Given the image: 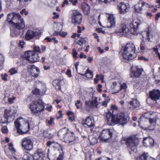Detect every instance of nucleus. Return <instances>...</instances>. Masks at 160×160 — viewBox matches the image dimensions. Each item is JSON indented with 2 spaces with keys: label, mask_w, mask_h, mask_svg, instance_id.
Here are the masks:
<instances>
[{
  "label": "nucleus",
  "mask_w": 160,
  "mask_h": 160,
  "mask_svg": "<svg viewBox=\"0 0 160 160\" xmlns=\"http://www.w3.org/2000/svg\"><path fill=\"white\" fill-rule=\"evenodd\" d=\"M72 23L74 25L80 24L82 22V17L80 12L77 10L73 11L71 17Z\"/></svg>",
  "instance_id": "nucleus-10"
},
{
  "label": "nucleus",
  "mask_w": 160,
  "mask_h": 160,
  "mask_svg": "<svg viewBox=\"0 0 160 160\" xmlns=\"http://www.w3.org/2000/svg\"><path fill=\"white\" fill-rule=\"evenodd\" d=\"M4 61V58L3 56L0 54V67L2 65Z\"/></svg>",
  "instance_id": "nucleus-42"
},
{
  "label": "nucleus",
  "mask_w": 160,
  "mask_h": 160,
  "mask_svg": "<svg viewBox=\"0 0 160 160\" xmlns=\"http://www.w3.org/2000/svg\"><path fill=\"white\" fill-rule=\"evenodd\" d=\"M129 104L131 106V108L134 109L138 107L140 105V103L137 99H132L130 102Z\"/></svg>",
  "instance_id": "nucleus-27"
},
{
  "label": "nucleus",
  "mask_w": 160,
  "mask_h": 160,
  "mask_svg": "<svg viewBox=\"0 0 160 160\" xmlns=\"http://www.w3.org/2000/svg\"><path fill=\"white\" fill-rule=\"evenodd\" d=\"M149 122L150 125L147 128V129L151 130H154L155 128V126L156 124V118H150Z\"/></svg>",
  "instance_id": "nucleus-26"
},
{
  "label": "nucleus",
  "mask_w": 160,
  "mask_h": 160,
  "mask_svg": "<svg viewBox=\"0 0 160 160\" xmlns=\"http://www.w3.org/2000/svg\"><path fill=\"white\" fill-rule=\"evenodd\" d=\"M88 41V39L86 38L81 37L78 41H77L76 43L81 46L83 44L87 42Z\"/></svg>",
  "instance_id": "nucleus-33"
},
{
  "label": "nucleus",
  "mask_w": 160,
  "mask_h": 160,
  "mask_svg": "<svg viewBox=\"0 0 160 160\" xmlns=\"http://www.w3.org/2000/svg\"><path fill=\"white\" fill-rule=\"evenodd\" d=\"M127 88V86L126 83H124L121 85V89H126Z\"/></svg>",
  "instance_id": "nucleus-49"
},
{
  "label": "nucleus",
  "mask_w": 160,
  "mask_h": 160,
  "mask_svg": "<svg viewBox=\"0 0 160 160\" xmlns=\"http://www.w3.org/2000/svg\"><path fill=\"white\" fill-rule=\"evenodd\" d=\"M12 110L10 108L5 109L4 111V118H7L9 119V120L10 118H11L12 119V120H13L14 118L12 117L13 115L12 112Z\"/></svg>",
  "instance_id": "nucleus-23"
},
{
  "label": "nucleus",
  "mask_w": 160,
  "mask_h": 160,
  "mask_svg": "<svg viewBox=\"0 0 160 160\" xmlns=\"http://www.w3.org/2000/svg\"><path fill=\"white\" fill-rule=\"evenodd\" d=\"M108 102V100H105L102 102V105L104 106L105 107H106L107 106Z\"/></svg>",
  "instance_id": "nucleus-60"
},
{
  "label": "nucleus",
  "mask_w": 160,
  "mask_h": 160,
  "mask_svg": "<svg viewBox=\"0 0 160 160\" xmlns=\"http://www.w3.org/2000/svg\"><path fill=\"white\" fill-rule=\"evenodd\" d=\"M7 20L10 24L12 25V27L11 28V35L13 37L19 35L20 30L23 29L25 27L23 19L18 13L12 12L8 14Z\"/></svg>",
  "instance_id": "nucleus-1"
},
{
  "label": "nucleus",
  "mask_w": 160,
  "mask_h": 160,
  "mask_svg": "<svg viewBox=\"0 0 160 160\" xmlns=\"http://www.w3.org/2000/svg\"><path fill=\"white\" fill-rule=\"evenodd\" d=\"M67 114L68 116H70V115H73V113L71 111H68L67 112Z\"/></svg>",
  "instance_id": "nucleus-62"
},
{
  "label": "nucleus",
  "mask_w": 160,
  "mask_h": 160,
  "mask_svg": "<svg viewBox=\"0 0 160 160\" xmlns=\"http://www.w3.org/2000/svg\"><path fill=\"white\" fill-rule=\"evenodd\" d=\"M83 76H85L86 77L89 78H91L93 77V73L89 69L87 70L86 72L84 74H82Z\"/></svg>",
  "instance_id": "nucleus-34"
},
{
  "label": "nucleus",
  "mask_w": 160,
  "mask_h": 160,
  "mask_svg": "<svg viewBox=\"0 0 160 160\" xmlns=\"http://www.w3.org/2000/svg\"><path fill=\"white\" fill-rule=\"evenodd\" d=\"M31 52H32L31 51H28L24 53V58L26 60L28 61L29 63H32V62L30 61V60H31V59L32 57V55H30V56H29V55H28V54L31 53Z\"/></svg>",
  "instance_id": "nucleus-32"
},
{
  "label": "nucleus",
  "mask_w": 160,
  "mask_h": 160,
  "mask_svg": "<svg viewBox=\"0 0 160 160\" xmlns=\"http://www.w3.org/2000/svg\"><path fill=\"white\" fill-rule=\"evenodd\" d=\"M147 138H144L143 140V145L144 146L146 147V145L147 144H149V142H147Z\"/></svg>",
  "instance_id": "nucleus-53"
},
{
  "label": "nucleus",
  "mask_w": 160,
  "mask_h": 160,
  "mask_svg": "<svg viewBox=\"0 0 160 160\" xmlns=\"http://www.w3.org/2000/svg\"><path fill=\"white\" fill-rule=\"evenodd\" d=\"M66 74H67L68 77H71L72 76L71 74V71L70 69H68L66 72Z\"/></svg>",
  "instance_id": "nucleus-50"
},
{
  "label": "nucleus",
  "mask_w": 160,
  "mask_h": 160,
  "mask_svg": "<svg viewBox=\"0 0 160 160\" xmlns=\"http://www.w3.org/2000/svg\"><path fill=\"white\" fill-rule=\"evenodd\" d=\"M148 153H144L141 155L139 158L137 159V160H147Z\"/></svg>",
  "instance_id": "nucleus-36"
},
{
  "label": "nucleus",
  "mask_w": 160,
  "mask_h": 160,
  "mask_svg": "<svg viewBox=\"0 0 160 160\" xmlns=\"http://www.w3.org/2000/svg\"><path fill=\"white\" fill-rule=\"evenodd\" d=\"M148 5L145 2L142 1H140L139 2L138 6L135 5V10L136 12L138 13H141L142 9V8L144 6H148Z\"/></svg>",
  "instance_id": "nucleus-22"
},
{
  "label": "nucleus",
  "mask_w": 160,
  "mask_h": 160,
  "mask_svg": "<svg viewBox=\"0 0 160 160\" xmlns=\"http://www.w3.org/2000/svg\"><path fill=\"white\" fill-rule=\"evenodd\" d=\"M31 76L35 78H37L38 76L40 71L39 69L34 65H32L29 70Z\"/></svg>",
  "instance_id": "nucleus-20"
},
{
  "label": "nucleus",
  "mask_w": 160,
  "mask_h": 160,
  "mask_svg": "<svg viewBox=\"0 0 160 160\" xmlns=\"http://www.w3.org/2000/svg\"><path fill=\"white\" fill-rule=\"evenodd\" d=\"M44 40H46L48 42H51L52 39L49 37H47L44 39Z\"/></svg>",
  "instance_id": "nucleus-59"
},
{
  "label": "nucleus",
  "mask_w": 160,
  "mask_h": 160,
  "mask_svg": "<svg viewBox=\"0 0 160 160\" xmlns=\"http://www.w3.org/2000/svg\"><path fill=\"white\" fill-rule=\"evenodd\" d=\"M85 124L88 127H92L94 126V121L93 118L91 117H87L85 120Z\"/></svg>",
  "instance_id": "nucleus-25"
},
{
  "label": "nucleus",
  "mask_w": 160,
  "mask_h": 160,
  "mask_svg": "<svg viewBox=\"0 0 160 160\" xmlns=\"http://www.w3.org/2000/svg\"><path fill=\"white\" fill-rule=\"evenodd\" d=\"M9 119L6 118H4V119L0 118V122L2 123H6L8 122Z\"/></svg>",
  "instance_id": "nucleus-48"
},
{
  "label": "nucleus",
  "mask_w": 160,
  "mask_h": 160,
  "mask_svg": "<svg viewBox=\"0 0 160 160\" xmlns=\"http://www.w3.org/2000/svg\"><path fill=\"white\" fill-rule=\"evenodd\" d=\"M88 140L91 144L93 145L98 142L97 138L93 135H91L88 137Z\"/></svg>",
  "instance_id": "nucleus-31"
},
{
  "label": "nucleus",
  "mask_w": 160,
  "mask_h": 160,
  "mask_svg": "<svg viewBox=\"0 0 160 160\" xmlns=\"http://www.w3.org/2000/svg\"><path fill=\"white\" fill-rule=\"evenodd\" d=\"M8 72L11 75H13L18 72V69L15 68H12L9 70Z\"/></svg>",
  "instance_id": "nucleus-37"
},
{
  "label": "nucleus",
  "mask_w": 160,
  "mask_h": 160,
  "mask_svg": "<svg viewBox=\"0 0 160 160\" xmlns=\"http://www.w3.org/2000/svg\"><path fill=\"white\" fill-rule=\"evenodd\" d=\"M147 142H149V144H147L146 147H152L154 146V141L153 138H147Z\"/></svg>",
  "instance_id": "nucleus-35"
},
{
  "label": "nucleus",
  "mask_w": 160,
  "mask_h": 160,
  "mask_svg": "<svg viewBox=\"0 0 160 160\" xmlns=\"http://www.w3.org/2000/svg\"><path fill=\"white\" fill-rule=\"evenodd\" d=\"M139 22V21L137 19L132 20L129 24L130 29L128 28L126 24L122 23L119 27L117 28L116 33L118 35L119 33H121V35L125 36L129 32L133 34H135L140 24Z\"/></svg>",
  "instance_id": "nucleus-2"
},
{
  "label": "nucleus",
  "mask_w": 160,
  "mask_h": 160,
  "mask_svg": "<svg viewBox=\"0 0 160 160\" xmlns=\"http://www.w3.org/2000/svg\"><path fill=\"white\" fill-rule=\"evenodd\" d=\"M113 130L110 129H104L99 136V138L102 142H106L112 137Z\"/></svg>",
  "instance_id": "nucleus-9"
},
{
  "label": "nucleus",
  "mask_w": 160,
  "mask_h": 160,
  "mask_svg": "<svg viewBox=\"0 0 160 160\" xmlns=\"http://www.w3.org/2000/svg\"><path fill=\"white\" fill-rule=\"evenodd\" d=\"M7 76H8V75H7V74L6 73L4 74V75H2V79L5 81H7Z\"/></svg>",
  "instance_id": "nucleus-54"
},
{
  "label": "nucleus",
  "mask_w": 160,
  "mask_h": 160,
  "mask_svg": "<svg viewBox=\"0 0 160 160\" xmlns=\"http://www.w3.org/2000/svg\"><path fill=\"white\" fill-rule=\"evenodd\" d=\"M125 142L128 149L132 151H136V146L138 144L139 140L135 136L128 138H123Z\"/></svg>",
  "instance_id": "nucleus-8"
},
{
  "label": "nucleus",
  "mask_w": 160,
  "mask_h": 160,
  "mask_svg": "<svg viewBox=\"0 0 160 160\" xmlns=\"http://www.w3.org/2000/svg\"><path fill=\"white\" fill-rule=\"evenodd\" d=\"M79 57L81 58H84L85 59L87 58V56L86 55H84L83 52H81L80 55Z\"/></svg>",
  "instance_id": "nucleus-52"
},
{
  "label": "nucleus",
  "mask_w": 160,
  "mask_h": 160,
  "mask_svg": "<svg viewBox=\"0 0 160 160\" xmlns=\"http://www.w3.org/2000/svg\"><path fill=\"white\" fill-rule=\"evenodd\" d=\"M14 125L17 132L20 134L25 133L30 128L29 122L22 118H17L14 122Z\"/></svg>",
  "instance_id": "nucleus-5"
},
{
  "label": "nucleus",
  "mask_w": 160,
  "mask_h": 160,
  "mask_svg": "<svg viewBox=\"0 0 160 160\" xmlns=\"http://www.w3.org/2000/svg\"><path fill=\"white\" fill-rule=\"evenodd\" d=\"M155 160V159L154 158H153L149 156L148 154L147 155V160Z\"/></svg>",
  "instance_id": "nucleus-61"
},
{
  "label": "nucleus",
  "mask_w": 160,
  "mask_h": 160,
  "mask_svg": "<svg viewBox=\"0 0 160 160\" xmlns=\"http://www.w3.org/2000/svg\"><path fill=\"white\" fill-rule=\"evenodd\" d=\"M52 108V106L51 105L50 106H49L47 107L46 108V109L47 110L49 111H51V109Z\"/></svg>",
  "instance_id": "nucleus-63"
},
{
  "label": "nucleus",
  "mask_w": 160,
  "mask_h": 160,
  "mask_svg": "<svg viewBox=\"0 0 160 160\" xmlns=\"http://www.w3.org/2000/svg\"><path fill=\"white\" fill-rule=\"evenodd\" d=\"M53 14L54 15V16L53 17V18L54 19L58 18L59 15L56 12H53Z\"/></svg>",
  "instance_id": "nucleus-51"
},
{
  "label": "nucleus",
  "mask_w": 160,
  "mask_h": 160,
  "mask_svg": "<svg viewBox=\"0 0 160 160\" xmlns=\"http://www.w3.org/2000/svg\"><path fill=\"white\" fill-rule=\"evenodd\" d=\"M119 9V12L121 14H124L128 11L129 7L124 3L122 2L118 6Z\"/></svg>",
  "instance_id": "nucleus-21"
},
{
  "label": "nucleus",
  "mask_w": 160,
  "mask_h": 160,
  "mask_svg": "<svg viewBox=\"0 0 160 160\" xmlns=\"http://www.w3.org/2000/svg\"><path fill=\"white\" fill-rule=\"evenodd\" d=\"M22 146L23 149L27 151H30L33 148V142L28 137L23 138L22 141Z\"/></svg>",
  "instance_id": "nucleus-12"
},
{
  "label": "nucleus",
  "mask_w": 160,
  "mask_h": 160,
  "mask_svg": "<svg viewBox=\"0 0 160 160\" xmlns=\"http://www.w3.org/2000/svg\"><path fill=\"white\" fill-rule=\"evenodd\" d=\"M33 93L35 94H38L39 93V90L38 89H36L33 91Z\"/></svg>",
  "instance_id": "nucleus-58"
},
{
  "label": "nucleus",
  "mask_w": 160,
  "mask_h": 160,
  "mask_svg": "<svg viewBox=\"0 0 160 160\" xmlns=\"http://www.w3.org/2000/svg\"><path fill=\"white\" fill-rule=\"evenodd\" d=\"M45 158L44 152L41 149H38L33 156L27 152L24 153L22 158L23 160H43Z\"/></svg>",
  "instance_id": "nucleus-6"
},
{
  "label": "nucleus",
  "mask_w": 160,
  "mask_h": 160,
  "mask_svg": "<svg viewBox=\"0 0 160 160\" xmlns=\"http://www.w3.org/2000/svg\"><path fill=\"white\" fill-rule=\"evenodd\" d=\"M108 19L109 22L107 27L110 28L115 27L116 24L115 17L114 15L112 14H109L108 17Z\"/></svg>",
  "instance_id": "nucleus-18"
},
{
  "label": "nucleus",
  "mask_w": 160,
  "mask_h": 160,
  "mask_svg": "<svg viewBox=\"0 0 160 160\" xmlns=\"http://www.w3.org/2000/svg\"><path fill=\"white\" fill-rule=\"evenodd\" d=\"M106 121L107 124L109 125H112L113 124H116L114 116L112 115V113L108 111L106 115Z\"/></svg>",
  "instance_id": "nucleus-17"
},
{
  "label": "nucleus",
  "mask_w": 160,
  "mask_h": 160,
  "mask_svg": "<svg viewBox=\"0 0 160 160\" xmlns=\"http://www.w3.org/2000/svg\"><path fill=\"white\" fill-rule=\"evenodd\" d=\"M33 50L34 52H41L40 49L39 47L35 46L33 48Z\"/></svg>",
  "instance_id": "nucleus-44"
},
{
  "label": "nucleus",
  "mask_w": 160,
  "mask_h": 160,
  "mask_svg": "<svg viewBox=\"0 0 160 160\" xmlns=\"http://www.w3.org/2000/svg\"><path fill=\"white\" fill-rule=\"evenodd\" d=\"M2 132L3 133H6L8 132V129L6 126H3L2 128Z\"/></svg>",
  "instance_id": "nucleus-47"
},
{
  "label": "nucleus",
  "mask_w": 160,
  "mask_h": 160,
  "mask_svg": "<svg viewBox=\"0 0 160 160\" xmlns=\"http://www.w3.org/2000/svg\"><path fill=\"white\" fill-rule=\"evenodd\" d=\"M53 120L54 118L52 117H51L49 120H47L46 121L49 125H51L52 124L53 122Z\"/></svg>",
  "instance_id": "nucleus-43"
},
{
  "label": "nucleus",
  "mask_w": 160,
  "mask_h": 160,
  "mask_svg": "<svg viewBox=\"0 0 160 160\" xmlns=\"http://www.w3.org/2000/svg\"><path fill=\"white\" fill-rule=\"evenodd\" d=\"M46 145L48 147L51 146L55 149H57L58 150L60 149V151L62 152V148L61 145L58 142H55L54 141H48L47 142Z\"/></svg>",
  "instance_id": "nucleus-19"
},
{
  "label": "nucleus",
  "mask_w": 160,
  "mask_h": 160,
  "mask_svg": "<svg viewBox=\"0 0 160 160\" xmlns=\"http://www.w3.org/2000/svg\"><path fill=\"white\" fill-rule=\"evenodd\" d=\"M116 124L119 123L122 126L126 124L129 120V118L126 117L124 113H120L114 116Z\"/></svg>",
  "instance_id": "nucleus-13"
},
{
  "label": "nucleus",
  "mask_w": 160,
  "mask_h": 160,
  "mask_svg": "<svg viewBox=\"0 0 160 160\" xmlns=\"http://www.w3.org/2000/svg\"><path fill=\"white\" fill-rule=\"evenodd\" d=\"M41 32L39 30L33 31L31 30H28L26 32L25 38V40L29 41L34 38L38 39L41 36Z\"/></svg>",
  "instance_id": "nucleus-11"
},
{
  "label": "nucleus",
  "mask_w": 160,
  "mask_h": 160,
  "mask_svg": "<svg viewBox=\"0 0 160 160\" xmlns=\"http://www.w3.org/2000/svg\"><path fill=\"white\" fill-rule=\"evenodd\" d=\"M25 42L23 40H20L19 42L18 43V45L20 47L22 48L23 47V45L25 44Z\"/></svg>",
  "instance_id": "nucleus-46"
},
{
  "label": "nucleus",
  "mask_w": 160,
  "mask_h": 160,
  "mask_svg": "<svg viewBox=\"0 0 160 160\" xmlns=\"http://www.w3.org/2000/svg\"><path fill=\"white\" fill-rule=\"evenodd\" d=\"M145 42L142 41L141 43L140 47V49L142 50H144L145 49Z\"/></svg>",
  "instance_id": "nucleus-45"
},
{
  "label": "nucleus",
  "mask_w": 160,
  "mask_h": 160,
  "mask_svg": "<svg viewBox=\"0 0 160 160\" xmlns=\"http://www.w3.org/2000/svg\"><path fill=\"white\" fill-rule=\"evenodd\" d=\"M135 50V46L132 43H127L125 47H122L121 50L122 61L126 62L134 58Z\"/></svg>",
  "instance_id": "nucleus-3"
},
{
  "label": "nucleus",
  "mask_w": 160,
  "mask_h": 160,
  "mask_svg": "<svg viewBox=\"0 0 160 160\" xmlns=\"http://www.w3.org/2000/svg\"><path fill=\"white\" fill-rule=\"evenodd\" d=\"M67 34V33L66 32H62L59 33V35L63 37H65Z\"/></svg>",
  "instance_id": "nucleus-57"
},
{
  "label": "nucleus",
  "mask_w": 160,
  "mask_h": 160,
  "mask_svg": "<svg viewBox=\"0 0 160 160\" xmlns=\"http://www.w3.org/2000/svg\"><path fill=\"white\" fill-rule=\"evenodd\" d=\"M8 149L12 152H16V150L13 147V145L11 143H10L9 144Z\"/></svg>",
  "instance_id": "nucleus-38"
},
{
  "label": "nucleus",
  "mask_w": 160,
  "mask_h": 160,
  "mask_svg": "<svg viewBox=\"0 0 160 160\" xmlns=\"http://www.w3.org/2000/svg\"><path fill=\"white\" fill-rule=\"evenodd\" d=\"M60 154L58 157L57 160H62L63 159V151H60Z\"/></svg>",
  "instance_id": "nucleus-41"
},
{
  "label": "nucleus",
  "mask_w": 160,
  "mask_h": 160,
  "mask_svg": "<svg viewBox=\"0 0 160 160\" xmlns=\"http://www.w3.org/2000/svg\"><path fill=\"white\" fill-rule=\"evenodd\" d=\"M29 108L31 111L35 114H40L44 110V107L41 99L32 101L29 105Z\"/></svg>",
  "instance_id": "nucleus-7"
},
{
  "label": "nucleus",
  "mask_w": 160,
  "mask_h": 160,
  "mask_svg": "<svg viewBox=\"0 0 160 160\" xmlns=\"http://www.w3.org/2000/svg\"><path fill=\"white\" fill-rule=\"evenodd\" d=\"M150 115H151V114L150 112L146 113L140 117V119H143L144 118H147L146 117H147L148 116H149Z\"/></svg>",
  "instance_id": "nucleus-40"
},
{
  "label": "nucleus",
  "mask_w": 160,
  "mask_h": 160,
  "mask_svg": "<svg viewBox=\"0 0 160 160\" xmlns=\"http://www.w3.org/2000/svg\"><path fill=\"white\" fill-rule=\"evenodd\" d=\"M20 13L21 14L24 13L25 15H27L28 14V12L26 11V10L25 9H23L20 12Z\"/></svg>",
  "instance_id": "nucleus-55"
},
{
  "label": "nucleus",
  "mask_w": 160,
  "mask_h": 160,
  "mask_svg": "<svg viewBox=\"0 0 160 160\" xmlns=\"http://www.w3.org/2000/svg\"><path fill=\"white\" fill-rule=\"evenodd\" d=\"M59 138L66 142L71 143H75V137L73 133L66 128L60 129L58 133Z\"/></svg>",
  "instance_id": "nucleus-4"
},
{
  "label": "nucleus",
  "mask_w": 160,
  "mask_h": 160,
  "mask_svg": "<svg viewBox=\"0 0 160 160\" xmlns=\"http://www.w3.org/2000/svg\"><path fill=\"white\" fill-rule=\"evenodd\" d=\"M8 157L12 160H17V158L15 157L14 156L11 157L10 156H9Z\"/></svg>",
  "instance_id": "nucleus-64"
},
{
  "label": "nucleus",
  "mask_w": 160,
  "mask_h": 160,
  "mask_svg": "<svg viewBox=\"0 0 160 160\" xmlns=\"http://www.w3.org/2000/svg\"><path fill=\"white\" fill-rule=\"evenodd\" d=\"M69 1L72 3L73 5H75L77 3L78 1L77 0H69Z\"/></svg>",
  "instance_id": "nucleus-56"
},
{
  "label": "nucleus",
  "mask_w": 160,
  "mask_h": 160,
  "mask_svg": "<svg viewBox=\"0 0 160 160\" xmlns=\"http://www.w3.org/2000/svg\"><path fill=\"white\" fill-rule=\"evenodd\" d=\"M149 97L156 103L157 100L160 98V91L158 89H154L149 92Z\"/></svg>",
  "instance_id": "nucleus-16"
},
{
  "label": "nucleus",
  "mask_w": 160,
  "mask_h": 160,
  "mask_svg": "<svg viewBox=\"0 0 160 160\" xmlns=\"http://www.w3.org/2000/svg\"><path fill=\"white\" fill-rule=\"evenodd\" d=\"M72 54L73 58H77L78 52L75 48L72 49Z\"/></svg>",
  "instance_id": "nucleus-39"
},
{
  "label": "nucleus",
  "mask_w": 160,
  "mask_h": 160,
  "mask_svg": "<svg viewBox=\"0 0 160 160\" xmlns=\"http://www.w3.org/2000/svg\"><path fill=\"white\" fill-rule=\"evenodd\" d=\"M98 102L97 101V98L92 96V100L87 101L85 102V107L87 108H92L97 107Z\"/></svg>",
  "instance_id": "nucleus-15"
},
{
  "label": "nucleus",
  "mask_w": 160,
  "mask_h": 160,
  "mask_svg": "<svg viewBox=\"0 0 160 160\" xmlns=\"http://www.w3.org/2000/svg\"><path fill=\"white\" fill-rule=\"evenodd\" d=\"M131 71V77L137 78H139L141 75L143 70L140 66H137L132 67Z\"/></svg>",
  "instance_id": "nucleus-14"
},
{
  "label": "nucleus",
  "mask_w": 160,
  "mask_h": 160,
  "mask_svg": "<svg viewBox=\"0 0 160 160\" xmlns=\"http://www.w3.org/2000/svg\"><path fill=\"white\" fill-rule=\"evenodd\" d=\"M31 53L28 55H29V56H30V55H32L31 60L30 61L32 62V63L38 61L39 60L38 54L34 51H31Z\"/></svg>",
  "instance_id": "nucleus-24"
},
{
  "label": "nucleus",
  "mask_w": 160,
  "mask_h": 160,
  "mask_svg": "<svg viewBox=\"0 0 160 160\" xmlns=\"http://www.w3.org/2000/svg\"><path fill=\"white\" fill-rule=\"evenodd\" d=\"M62 80L59 79L55 80L53 81V85L57 90H60L61 89Z\"/></svg>",
  "instance_id": "nucleus-28"
},
{
  "label": "nucleus",
  "mask_w": 160,
  "mask_h": 160,
  "mask_svg": "<svg viewBox=\"0 0 160 160\" xmlns=\"http://www.w3.org/2000/svg\"><path fill=\"white\" fill-rule=\"evenodd\" d=\"M82 9L85 14H88L90 12V7L88 4L83 2L82 4Z\"/></svg>",
  "instance_id": "nucleus-29"
},
{
  "label": "nucleus",
  "mask_w": 160,
  "mask_h": 160,
  "mask_svg": "<svg viewBox=\"0 0 160 160\" xmlns=\"http://www.w3.org/2000/svg\"><path fill=\"white\" fill-rule=\"evenodd\" d=\"M43 135L45 137L50 139L53 137L54 134L51 130H49L44 131L43 132Z\"/></svg>",
  "instance_id": "nucleus-30"
}]
</instances>
